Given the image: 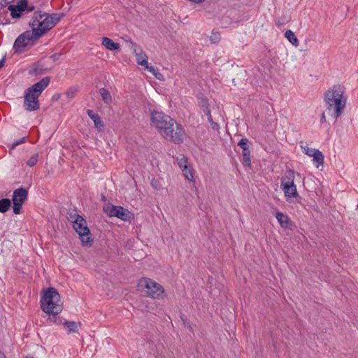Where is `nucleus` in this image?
<instances>
[{
    "label": "nucleus",
    "instance_id": "obj_36",
    "mask_svg": "<svg viewBox=\"0 0 358 358\" xmlns=\"http://www.w3.org/2000/svg\"><path fill=\"white\" fill-rule=\"evenodd\" d=\"M183 173V176L189 180H192L193 179V174L191 171V170L188 168V166L185 168L181 169Z\"/></svg>",
    "mask_w": 358,
    "mask_h": 358
},
{
    "label": "nucleus",
    "instance_id": "obj_39",
    "mask_svg": "<svg viewBox=\"0 0 358 358\" xmlns=\"http://www.w3.org/2000/svg\"><path fill=\"white\" fill-rule=\"evenodd\" d=\"M26 140H27V137H22L20 139L15 141L12 145H11V147L10 148L11 149H14L15 148L17 145H19L21 143H23L24 142H26Z\"/></svg>",
    "mask_w": 358,
    "mask_h": 358
},
{
    "label": "nucleus",
    "instance_id": "obj_49",
    "mask_svg": "<svg viewBox=\"0 0 358 358\" xmlns=\"http://www.w3.org/2000/svg\"><path fill=\"white\" fill-rule=\"evenodd\" d=\"M0 358H6L3 352L0 351Z\"/></svg>",
    "mask_w": 358,
    "mask_h": 358
},
{
    "label": "nucleus",
    "instance_id": "obj_21",
    "mask_svg": "<svg viewBox=\"0 0 358 358\" xmlns=\"http://www.w3.org/2000/svg\"><path fill=\"white\" fill-rule=\"evenodd\" d=\"M313 153L314 155L312 156L313 157V161L315 166L318 168L320 165H323L324 157L323 153L318 149L314 151Z\"/></svg>",
    "mask_w": 358,
    "mask_h": 358
},
{
    "label": "nucleus",
    "instance_id": "obj_45",
    "mask_svg": "<svg viewBox=\"0 0 358 358\" xmlns=\"http://www.w3.org/2000/svg\"><path fill=\"white\" fill-rule=\"evenodd\" d=\"M6 59V55L3 57L1 59H0V69L4 66Z\"/></svg>",
    "mask_w": 358,
    "mask_h": 358
},
{
    "label": "nucleus",
    "instance_id": "obj_9",
    "mask_svg": "<svg viewBox=\"0 0 358 358\" xmlns=\"http://www.w3.org/2000/svg\"><path fill=\"white\" fill-rule=\"evenodd\" d=\"M73 229L79 235L83 244L91 245L93 240L90 238V231L87 225L85 219L83 217L73 224Z\"/></svg>",
    "mask_w": 358,
    "mask_h": 358
},
{
    "label": "nucleus",
    "instance_id": "obj_34",
    "mask_svg": "<svg viewBox=\"0 0 358 358\" xmlns=\"http://www.w3.org/2000/svg\"><path fill=\"white\" fill-rule=\"evenodd\" d=\"M177 164L180 169H182L187 166V158L186 157H183L180 159L176 158Z\"/></svg>",
    "mask_w": 358,
    "mask_h": 358
},
{
    "label": "nucleus",
    "instance_id": "obj_33",
    "mask_svg": "<svg viewBox=\"0 0 358 358\" xmlns=\"http://www.w3.org/2000/svg\"><path fill=\"white\" fill-rule=\"evenodd\" d=\"M180 318L183 325L185 326L186 327H187L191 331H192V327L189 320L187 319V316L183 313H180Z\"/></svg>",
    "mask_w": 358,
    "mask_h": 358
},
{
    "label": "nucleus",
    "instance_id": "obj_42",
    "mask_svg": "<svg viewBox=\"0 0 358 358\" xmlns=\"http://www.w3.org/2000/svg\"><path fill=\"white\" fill-rule=\"evenodd\" d=\"M34 6H29L28 4V0H27V7L24 8V11H27V13L33 12L35 10Z\"/></svg>",
    "mask_w": 358,
    "mask_h": 358
},
{
    "label": "nucleus",
    "instance_id": "obj_51",
    "mask_svg": "<svg viewBox=\"0 0 358 358\" xmlns=\"http://www.w3.org/2000/svg\"><path fill=\"white\" fill-rule=\"evenodd\" d=\"M25 358H34L33 357L27 356Z\"/></svg>",
    "mask_w": 358,
    "mask_h": 358
},
{
    "label": "nucleus",
    "instance_id": "obj_40",
    "mask_svg": "<svg viewBox=\"0 0 358 358\" xmlns=\"http://www.w3.org/2000/svg\"><path fill=\"white\" fill-rule=\"evenodd\" d=\"M22 206V205H21V204L13 203V213L15 215L20 214L21 213Z\"/></svg>",
    "mask_w": 358,
    "mask_h": 358
},
{
    "label": "nucleus",
    "instance_id": "obj_5",
    "mask_svg": "<svg viewBox=\"0 0 358 358\" xmlns=\"http://www.w3.org/2000/svg\"><path fill=\"white\" fill-rule=\"evenodd\" d=\"M41 38L37 32L34 30H27L20 34L15 39L13 50L15 53H22L26 49L34 46Z\"/></svg>",
    "mask_w": 358,
    "mask_h": 358
},
{
    "label": "nucleus",
    "instance_id": "obj_50",
    "mask_svg": "<svg viewBox=\"0 0 358 358\" xmlns=\"http://www.w3.org/2000/svg\"><path fill=\"white\" fill-rule=\"evenodd\" d=\"M59 94H56V95H55V96H54V97H55V99H58V98H59Z\"/></svg>",
    "mask_w": 358,
    "mask_h": 358
},
{
    "label": "nucleus",
    "instance_id": "obj_14",
    "mask_svg": "<svg viewBox=\"0 0 358 358\" xmlns=\"http://www.w3.org/2000/svg\"><path fill=\"white\" fill-rule=\"evenodd\" d=\"M28 197V190L24 187H19L13 191L12 201L13 203L23 205Z\"/></svg>",
    "mask_w": 358,
    "mask_h": 358
},
{
    "label": "nucleus",
    "instance_id": "obj_41",
    "mask_svg": "<svg viewBox=\"0 0 358 358\" xmlns=\"http://www.w3.org/2000/svg\"><path fill=\"white\" fill-rule=\"evenodd\" d=\"M10 3V1H9L8 0H1L0 1V10L1 9H3L6 6H9Z\"/></svg>",
    "mask_w": 358,
    "mask_h": 358
},
{
    "label": "nucleus",
    "instance_id": "obj_18",
    "mask_svg": "<svg viewBox=\"0 0 358 358\" xmlns=\"http://www.w3.org/2000/svg\"><path fill=\"white\" fill-rule=\"evenodd\" d=\"M246 150H242V159L241 162L245 168L252 169L251 165V155L250 148H246Z\"/></svg>",
    "mask_w": 358,
    "mask_h": 358
},
{
    "label": "nucleus",
    "instance_id": "obj_28",
    "mask_svg": "<svg viewBox=\"0 0 358 358\" xmlns=\"http://www.w3.org/2000/svg\"><path fill=\"white\" fill-rule=\"evenodd\" d=\"M146 70L149 72L152 73V74L158 80H164V78L163 75L159 73V69L153 66L150 65L149 66H146Z\"/></svg>",
    "mask_w": 358,
    "mask_h": 358
},
{
    "label": "nucleus",
    "instance_id": "obj_46",
    "mask_svg": "<svg viewBox=\"0 0 358 358\" xmlns=\"http://www.w3.org/2000/svg\"><path fill=\"white\" fill-rule=\"evenodd\" d=\"M320 122H321V123L326 122V117H325L324 112H323L321 115Z\"/></svg>",
    "mask_w": 358,
    "mask_h": 358
},
{
    "label": "nucleus",
    "instance_id": "obj_17",
    "mask_svg": "<svg viewBox=\"0 0 358 358\" xmlns=\"http://www.w3.org/2000/svg\"><path fill=\"white\" fill-rule=\"evenodd\" d=\"M130 43L131 45V48H133L134 50V52L136 53V56H137V63L141 65V66H143L145 67V69H146V66H149V64L148 62V60H147V56L145 55L143 57L141 55V54H138L137 52V45L136 43H134L133 41H130Z\"/></svg>",
    "mask_w": 358,
    "mask_h": 358
},
{
    "label": "nucleus",
    "instance_id": "obj_12",
    "mask_svg": "<svg viewBox=\"0 0 358 358\" xmlns=\"http://www.w3.org/2000/svg\"><path fill=\"white\" fill-rule=\"evenodd\" d=\"M27 7V0H20L16 5L12 4L8 6V10L10 12L13 19H19L24 12Z\"/></svg>",
    "mask_w": 358,
    "mask_h": 358
},
{
    "label": "nucleus",
    "instance_id": "obj_32",
    "mask_svg": "<svg viewBox=\"0 0 358 358\" xmlns=\"http://www.w3.org/2000/svg\"><path fill=\"white\" fill-rule=\"evenodd\" d=\"M63 14H58V13H52V14H48V16L49 19H51L52 22L54 23V27L57 24V23L59 21V20L63 17Z\"/></svg>",
    "mask_w": 358,
    "mask_h": 358
},
{
    "label": "nucleus",
    "instance_id": "obj_1",
    "mask_svg": "<svg viewBox=\"0 0 358 358\" xmlns=\"http://www.w3.org/2000/svg\"><path fill=\"white\" fill-rule=\"evenodd\" d=\"M151 123L157 129L159 133L175 144L183 143L185 131L180 124L162 111L153 110L150 113Z\"/></svg>",
    "mask_w": 358,
    "mask_h": 358
},
{
    "label": "nucleus",
    "instance_id": "obj_38",
    "mask_svg": "<svg viewBox=\"0 0 358 358\" xmlns=\"http://www.w3.org/2000/svg\"><path fill=\"white\" fill-rule=\"evenodd\" d=\"M303 149H304V153L309 157H312L314 155L313 152L316 151L317 150L315 148H309L308 146L304 147Z\"/></svg>",
    "mask_w": 358,
    "mask_h": 358
},
{
    "label": "nucleus",
    "instance_id": "obj_52",
    "mask_svg": "<svg viewBox=\"0 0 358 358\" xmlns=\"http://www.w3.org/2000/svg\"><path fill=\"white\" fill-rule=\"evenodd\" d=\"M13 1H14V0H11V1H10V2H13Z\"/></svg>",
    "mask_w": 358,
    "mask_h": 358
},
{
    "label": "nucleus",
    "instance_id": "obj_10",
    "mask_svg": "<svg viewBox=\"0 0 358 358\" xmlns=\"http://www.w3.org/2000/svg\"><path fill=\"white\" fill-rule=\"evenodd\" d=\"M42 15H44V17L40 20L38 27L34 29L41 37L54 27V23L51 19H49L48 13H42Z\"/></svg>",
    "mask_w": 358,
    "mask_h": 358
},
{
    "label": "nucleus",
    "instance_id": "obj_29",
    "mask_svg": "<svg viewBox=\"0 0 358 358\" xmlns=\"http://www.w3.org/2000/svg\"><path fill=\"white\" fill-rule=\"evenodd\" d=\"M78 92V86H71L66 90V92H65V95L69 100H71L75 97Z\"/></svg>",
    "mask_w": 358,
    "mask_h": 358
},
{
    "label": "nucleus",
    "instance_id": "obj_25",
    "mask_svg": "<svg viewBox=\"0 0 358 358\" xmlns=\"http://www.w3.org/2000/svg\"><path fill=\"white\" fill-rule=\"evenodd\" d=\"M99 94L102 98V100L104 101V103L109 104L112 102V96L108 90L103 87L99 89Z\"/></svg>",
    "mask_w": 358,
    "mask_h": 358
},
{
    "label": "nucleus",
    "instance_id": "obj_20",
    "mask_svg": "<svg viewBox=\"0 0 358 358\" xmlns=\"http://www.w3.org/2000/svg\"><path fill=\"white\" fill-rule=\"evenodd\" d=\"M44 17V15H42L41 11L36 12L30 20L29 25L31 28V30L36 29V27H38V23H39L40 20Z\"/></svg>",
    "mask_w": 358,
    "mask_h": 358
},
{
    "label": "nucleus",
    "instance_id": "obj_15",
    "mask_svg": "<svg viewBox=\"0 0 358 358\" xmlns=\"http://www.w3.org/2000/svg\"><path fill=\"white\" fill-rule=\"evenodd\" d=\"M197 99L199 100V105L202 109L205 115L207 116L208 120L212 122V116L209 108L208 99L203 93H199L197 94Z\"/></svg>",
    "mask_w": 358,
    "mask_h": 358
},
{
    "label": "nucleus",
    "instance_id": "obj_47",
    "mask_svg": "<svg viewBox=\"0 0 358 358\" xmlns=\"http://www.w3.org/2000/svg\"><path fill=\"white\" fill-rule=\"evenodd\" d=\"M210 122V123H211V124H212V127H213V129H217V128H218V127H219L218 124H217V123H215V122H213V120H212V122Z\"/></svg>",
    "mask_w": 358,
    "mask_h": 358
},
{
    "label": "nucleus",
    "instance_id": "obj_37",
    "mask_svg": "<svg viewBox=\"0 0 358 358\" xmlns=\"http://www.w3.org/2000/svg\"><path fill=\"white\" fill-rule=\"evenodd\" d=\"M248 140L247 138H241L238 143V145L244 150H246V148H249Z\"/></svg>",
    "mask_w": 358,
    "mask_h": 358
},
{
    "label": "nucleus",
    "instance_id": "obj_2",
    "mask_svg": "<svg viewBox=\"0 0 358 358\" xmlns=\"http://www.w3.org/2000/svg\"><path fill=\"white\" fill-rule=\"evenodd\" d=\"M41 306L42 310L49 315L50 321L62 324V319L57 315L62 312V305L60 294L55 287H50L44 292L41 298Z\"/></svg>",
    "mask_w": 358,
    "mask_h": 358
},
{
    "label": "nucleus",
    "instance_id": "obj_23",
    "mask_svg": "<svg viewBox=\"0 0 358 358\" xmlns=\"http://www.w3.org/2000/svg\"><path fill=\"white\" fill-rule=\"evenodd\" d=\"M285 37L295 47L299 45V41L295 34L292 30H287L285 33Z\"/></svg>",
    "mask_w": 358,
    "mask_h": 358
},
{
    "label": "nucleus",
    "instance_id": "obj_43",
    "mask_svg": "<svg viewBox=\"0 0 358 358\" xmlns=\"http://www.w3.org/2000/svg\"><path fill=\"white\" fill-rule=\"evenodd\" d=\"M60 55H61L60 54L55 53V54H53L52 55H51L50 58L52 59L54 61H56L59 59Z\"/></svg>",
    "mask_w": 358,
    "mask_h": 358
},
{
    "label": "nucleus",
    "instance_id": "obj_27",
    "mask_svg": "<svg viewBox=\"0 0 358 358\" xmlns=\"http://www.w3.org/2000/svg\"><path fill=\"white\" fill-rule=\"evenodd\" d=\"M11 206V201L9 199L3 198L0 199V213H6Z\"/></svg>",
    "mask_w": 358,
    "mask_h": 358
},
{
    "label": "nucleus",
    "instance_id": "obj_22",
    "mask_svg": "<svg viewBox=\"0 0 358 358\" xmlns=\"http://www.w3.org/2000/svg\"><path fill=\"white\" fill-rule=\"evenodd\" d=\"M45 69L44 66L40 62L34 63L29 73L31 75L39 76L43 73Z\"/></svg>",
    "mask_w": 358,
    "mask_h": 358
},
{
    "label": "nucleus",
    "instance_id": "obj_4",
    "mask_svg": "<svg viewBox=\"0 0 358 358\" xmlns=\"http://www.w3.org/2000/svg\"><path fill=\"white\" fill-rule=\"evenodd\" d=\"M50 81V77H44L25 90L24 107L26 110L34 111L39 108L38 97L42 92L48 86Z\"/></svg>",
    "mask_w": 358,
    "mask_h": 358
},
{
    "label": "nucleus",
    "instance_id": "obj_16",
    "mask_svg": "<svg viewBox=\"0 0 358 358\" xmlns=\"http://www.w3.org/2000/svg\"><path fill=\"white\" fill-rule=\"evenodd\" d=\"M87 114L88 117L94 122L95 128L101 131L104 127L101 117L90 109L87 110Z\"/></svg>",
    "mask_w": 358,
    "mask_h": 358
},
{
    "label": "nucleus",
    "instance_id": "obj_30",
    "mask_svg": "<svg viewBox=\"0 0 358 358\" xmlns=\"http://www.w3.org/2000/svg\"><path fill=\"white\" fill-rule=\"evenodd\" d=\"M10 20L8 16V10L0 13V24L5 25L10 24Z\"/></svg>",
    "mask_w": 358,
    "mask_h": 358
},
{
    "label": "nucleus",
    "instance_id": "obj_3",
    "mask_svg": "<svg viewBox=\"0 0 358 358\" xmlns=\"http://www.w3.org/2000/svg\"><path fill=\"white\" fill-rule=\"evenodd\" d=\"M326 112L335 119L341 115L346 104L343 90L340 85H334L332 89L324 93Z\"/></svg>",
    "mask_w": 358,
    "mask_h": 358
},
{
    "label": "nucleus",
    "instance_id": "obj_44",
    "mask_svg": "<svg viewBox=\"0 0 358 358\" xmlns=\"http://www.w3.org/2000/svg\"><path fill=\"white\" fill-rule=\"evenodd\" d=\"M151 185L156 189H158L159 188V186H158V184H157V181L155 180H152Z\"/></svg>",
    "mask_w": 358,
    "mask_h": 358
},
{
    "label": "nucleus",
    "instance_id": "obj_19",
    "mask_svg": "<svg viewBox=\"0 0 358 358\" xmlns=\"http://www.w3.org/2000/svg\"><path fill=\"white\" fill-rule=\"evenodd\" d=\"M102 45L109 50H118L120 47L119 43H115L108 37L102 38Z\"/></svg>",
    "mask_w": 358,
    "mask_h": 358
},
{
    "label": "nucleus",
    "instance_id": "obj_7",
    "mask_svg": "<svg viewBox=\"0 0 358 358\" xmlns=\"http://www.w3.org/2000/svg\"><path fill=\"white\" fill-rule=\"evenodd\" d=\"M138 286L139 289H146V296L152 299H159L164 292V289L161 285L148 278L141 279Z\"/></svg>",
    "mask_w": 358,
    "mask_h": 358
},
{
    "label": "nucleus",
    "instance_id": "obj_11",
    "mask_svg": "<svg viewBox=\"0 0 358 358\" xmlns=\"http://www.w3.org/2000/svg\"><path fill=\"white\" fill-rule=\"evenodd\" d=\"M240 6L229 8L225 13V24L237 23L241 20Z\"/></svg>",
    "mask_w": 358,
    "mask_h": 358
},
{
    "label": "nucleus",
    "instance_id": "obj_13",
    "mask_svg": "<svg viewBox=\"0 0 358 358\" xmlns=\"http://www.w3.org/2000/svg\"><path fill=\"white\" fill-rule=\"evenodd\" d=\"M275 217L277 219L280 227L285 229L292 230L295 227L294 222L290 219V217L287 215L284 214L282 212H276L275 214Z\"/></svg>",
    "mask_w": 358,
    "mask_h": 358
},
{
    "label": "nucleus",
    "instance_id": "obj_6",
    "mask_svg": "<svg viewBox=\"0 0 358 358\" xmlns=\"http://www.w3.org/2000/svg\"><path fill=\"white\" fill-rule=\"evenodd\" d=\"M294 178L295 171L292 169L287 170L280 179V187L286 198H295L298 200L301 199V197L297 192L296 185L294 184Z\"/></svg>",
    "mask_w": 358,
    "mask_h": 358
},
{
    "label": "nucleus",
    "instance_id": "obj_24",
    "mask_svg": "<svg viewBox=\"0 0 358 358\" xmlns=\"http://www.w3.org/2000/svg\"><path fill=\"white\" fill-rule=\"evenodd\" d=\"M64 324L67 329L68 334H71L78 331V327L80 324V323H77L73 321H66L64 323Z\"/></svg>",
    "mask_w": 358,
    "mask_h": 358
},
{
    "label": "nucleus",
    "instance_id": "obj_31",
    "mask_svg": "<svg viewBox=\"0 0 358 358\" xmlns=\"http://www.w3.org/2000/svg\"><path fill=\"white\" fill-rule=\"evenodd\" d=\"M221 34L218 31H212L211 35L210 36V40L213 43H217L221 40Z\"/></svg>",
    "mask_w": 358,
    "mask_h": 358
},
{
    "label": "nucleus",
    "instance_id": "obj_8",
    "mask_svg": "<svg viewBox=\"0 0 358 358\" xmlns=\"http://www.w3.org/2000/svg\"><path fill=\"white\" fill-rule=\"evenodd\" d=\"M103 210L109 217H116L124 222H131L134 217V215L128 209L111 203L104 206Z\"/></svg>",
    "mask_w": 358,
    "mask_h": 358
},
{
    "label": "nucleus",
    "instance_id": "obj_48",
    "mask_svg": "<svg viewBox=\"0 0 358 358\" xmlns=\"http://www.w3.org/2000/svg\"><path fill=\"white\" fill-rule=\"evenodd\" d=\"M285 24V22H284V21L279 20H278V21L276 22V25H277V26H278V27H279V26H280V25H282V24Z\"/></svg>",
    "mask_w": 358,
    "mask_h": 358
},
{
    "label": "nucleus",
    "instance_id": "obj_26",
    "mask_svg": "<svg viewBox=\"0 0 358 358\" xmlns=\"http://www.w3.org/2000/svg\"><path fill=\"white\" fill-rule=\"evenodd\" d=\"M82 216L77 213V211L73 210H69L66 213L67 220L73 224L78 221Z\"/></svg>",
    "mask_w": 358,
    "mask_h": 358
},
{
    "label": "nucleus",
    "instance_id": "obj_35",
    "mask_svg": "<svg viewBox=\"0 0 358 358\" xmlns=\"http://www.w3.org/2000/svg\"><path fill=\"white\" fill-rule=\"evenodd\" d=\"M38 154L36 153L34 155H32L27 162V164L29 166H34L38 162Z\"/></svg>",
    "mask_w": 358,
    "mask_h": 358
}]
</instances>
